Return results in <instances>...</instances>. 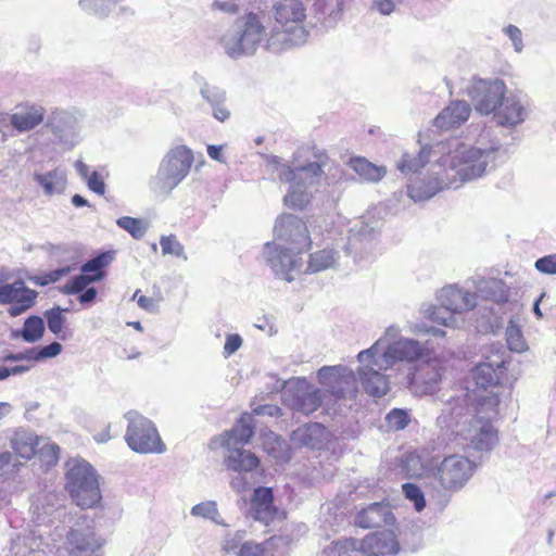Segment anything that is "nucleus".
I'll return each mask as SVG.
<instances>
[{
	"instance_id": "nucleus-54",
	"label": "nucleus",
	"mask_w": 556,
	"mask_h": 556,
	"mask_svg": "<svg viewBox=\"0 0 556 556\" xmlns=\"http://www.w3.org/2000/svg\"><path fill=\"white\" fill-rule=\"evenodd\" d=\"M13 450L18 456L25 459H30L36 454L34 444L26 441L16 440L13 443Z\"/></svg>"
},
{
	"instance_id": "nucleus-56",
	"label": "nucleus",
	"mask_w": 556,
	"mask_h": 556,
	"mask_svg": "<svg viewBox=\"0 0 556 556\" xmlns=\"http://www.w3.org/2000/svg\"><path fill=\"white\" fill-rule=\"evenodd\" d=\"M88 187L90 190L98 194H103L105 191V185L101 177V175L97 172H93L88 178Z\"/></svg>"
},
{
	"instance_id": "nucleus-60",
	"label": "nucleus",
	"mask_w": 556,
	"mask_h": 556,
	"mask_svg": "<svg viewBox=\"0 0 556 556\" xmlns=\"http://www.w3.org/2000/svg\"><path fill=\"white\" fill-rule=\"evenodd\" d=\"M97 296V290L94 288H87L84 292H80L78 298L80 303H89L92 302Z\"/></svg>"
},
{
	"instance_id": "nucleus-61",
	"label": "nucleus",
	"mask_w": 556,
	"mask_h": 556,
	"mask_svg": "<svg viewBox=\"0 0 556 556\" xmlns=\"http://www.w3.org/2000/svg\"><path fill=\"white\" fill-rule=\"evenodd\" d=\"M213 7L215 9H218V10H222V11H225V12H228V13H236L238 11V5L235 4V3H227V2L215 1L213 3Z\"/></svg>"
},
{
	"instance_id": "nucleus-3",
	"label": "nucleus",
	"mask_w": 556,
	"mask_h": 556,
	"mask_svg": "<svg viewBox=\"0 0 556 556\" xmlns=\"http://www.w3.org/2000/svg\"><path fill=\"white\" fill-rule=\"evenodd\" d=\"M276 22L269 40L273 43L300 45L306 41V8L301 0H280L273 5Z\"/></svg>"
},
{
	"instance_id": "nucleus-11",
	"label": "nucleus",
	"mask_w": 556,
	"mask_h": 556,
	"mask_svg": "<svg viewBox=\"0 0 556 556\" xmlns=\"http://www.w3.org/2000/svg\"><path fill=\"white\" fill-rule=\"evenodd\" d=\"M126 442L137 453H163L165 444L151 420L142 416H135L129 420Z\"/></svg>"
},
{
	"instance_id": "nucleus-30",
	"label": "nucleus",
	"mask_w": 556,
	"mask_h": 556,
	"mask_svg": "<svg viewBox=\"0 0 556 556\" xmlns=\"http://www.w3.org/2000/svg\"><path fill=\"white\" fill-rule=\"evenodd\" d=\"M225 465L232 471H251L258 467L260 459L255 454L249 451L233 448L225 458Z\"/></svg>"
},
{
	"instance_id": "nucleus-14",
	"label": "nucleus",
	"mask_w": 556,
	"mask_h": 556,
	"mask_svg": "<svg viewBox=\"0 0 556 556\" xmlns=\"http://www.w3.org/2000/svg\"><path fill=\"white\" fill-rule=\"evenodd\" d=\"M399 552V542L390 530L368 533L363 540L350 536V556H384Z\"/></svg>"
},
{
	"instance_id": "nucleus-34",
	"label": "nucleus",
	"mask_w": 556,
	"mask_h": 556,
	"mask_svg": "<svg viewBox=\"0 0 556 556\" xmlns=\"http://www.w3.org/2000/svg\"><path fill=\"white\" fill-rule=\"evenodd\" d=\"M473 308H477L476 314L480 316V319L478 318L477 320L480 321L479 327H481L483 331H488L494 326H497L501 314H504L503 308H498V306L486 302L479 304L476 302Z\"/></svg>"
},
{
	"instance_id": "nucleus-50",
	"label": "nucleus",
	"mask_w": 556,
	"mask_h": 556,
	"mask_svg": "<svg viewBox=\"0 0 556 556\" xmlns=\"http://www.w3.org/2000/svg\"><path fill=\"white\" fill-rule=\"evenodd\" d=\"M90 283H92V281L89 280L87 275L81 273L64 285L63 292L66 294H77L87 289Z\"/></svg>"
},
{
	"instance_id": "nucleus-1",
	"label": "nucleus",
	"mask_w": 556,
	"mask_h": 556,
	"mask_svg": "<svg viewBox=\"0 0 556 556\" xmlns=\"http://www.w3.org/2000/svg\"><path fill=\"white\" fill-rule=\"evenodd\" d=\"M502 149L493 129L483 126L475 144L458 146L453 152L443 154L439 164L454 172L460 182H468L482 177Z\"/></svg>"
},
{
	"instance_id": "nucleus-7",
	"label": "nucleus",
	"mask_w": 556,
	"mask_h": 556,
	"mask_svg": "<svg viewBox=\"0 0 556 556\" xmlns=\"http://www.w3.org/2000/svg\"><path fill=\"white\" fill-rule=\"evenodd\" d=\"M470 105L480 115H492L501 106L507 92L503 79L473 77L466 88Z\"/></svg>"
},
{
	"instance_id": "nucleus-8",
	"label": "nucleus",
	"mask_w": 556,
	"mask_h": 556,
	"mask_svg": "<svg viewBox=\"0 0 556 556\" xmlns=\"http://www.w3.org/2000/svg\"><path fill=\"white\" fill-rule=\"evenodd\" d=\"M66 488L81 508H92L101 500L98 477L89 465H76L67 473Z\"/></svg>"
},
{
	"instance_id": "nucleus-44",
	"label": "nucleus",
	"mask_w": 556,
	"mask_h": 556,
	"mask_svg": "<svg viewBox=\"0 0 556 556\" xmlns=\"http://www.w3.org/2000/svg\"><path fill=\"white\" fill-rule=\"evenodd\" d=\"M71 273L70 266H64L62 268H58L51 270L49 273L40 274V275H30L28 276V280L36 286L45 287L51 283H54L61 280L63 277Z\"/></svg>"
},
{
	"instance_id": "nucleus-40",
	"label": "nucleus",
	"mask_w": 556,
	"mask_h": 556,
	"mask_svg": "<svg viewBox=\"0 0 556 556\" xmlns=\"http://www.w3.org/2000/svg\"><path fill=\"white\" fill-rule=\"evenodd\" d=\"M399 467L406 478L419 477L424 470L421 459L415 453H406L402 455L399 462Z\"/></svg>"
},
{
	"instance_id": "nucleus-47",
	"label": "nucleus",
	"mask_w": 556,
	"mask_h": 556,
	"mask_svg": "<svg viewBox=\"0 0 556 556\" xmlns=\"http://www.w3.org/2000/svg\"><path fill=\"white\" fill-rule=\"evenodd\" d=\"M62 352V345L59 342H52L48 345L31 349L28 352L27 358L34 361H42L58 356Z\"/></svg>"
},
{
	"instance_id": "nucleus-48",
	"label": "nucleus",
	"mask_w": 556,
	"mask_h": 556,
	"mask_svg": "<svg viewBox=\"0 0 556 556\" xmlns=\"http://www.w3.org/2000/svg\"><path fill=\"white\" fill-rule=\"evenodd\" d=\"M162 253L164 255H173L176 257H185L184 245L178 241L176 236H164L160 240Z\"/></svg>"
},
{
	"instance_id": "nucleus-10",
	"label": "nucleus",
	"mask_w": 556,
	"mask_h": 556,
	"mask_svg": "<svg viewBox=\"0 0 556 556\" xmlns=\"http://www.w3.org/2000/svg\"><path fill=\"white\" fill-rule=\"evenodd\" d=\"M472 397L468 392L460 391L459 394L451 395L437 418V426L442 430L457 434V430L467 428L473 415Z\"/></svg>"
},
{
	"instance_id": "nucleus-26",
	"label": "nucleus",
	"mask_w": 556,
	"mask_h": 556,
	"mask_svg": "<svg viewBox=\"0 0 556 556\" xmlns=\"http://www.w3.org/2000/svg\"><path fill=\"white\" fill-rule=\"evenodd\" d=\"M350 169L357 177H350V180L359 182L377 184L387 175V167L376 165L364 156H350Z\"/></svg>"
},
{
	"instance_id": "nucleus-9",
	"label": "nucleus",
	"mask_w": 556,
	"mask_h": 556,
	"mask_svg": "<svg viewBox=\"0 0 556 556\" xmlns=\"http://www.w3.org/2000/svg\"><path fill=\"white\" fill-rule=\"evenodd\" d=\"M476 300L475 293L459 289L456 286L444 287L438 295L440 306H434L430 309L429 318L438 324L448 326L453 314H460L472 309L476 305Z\"/></svg>"
},
{
	"instance_id": "nucleus-19",
	"label": "nucleus",
	"mask_w": 556,
	"mask_h": 556,
	"mask_svg": "<svg viewBox=\"0 0 556 556\" xmlns=\"http://www.w3.org/2000/svg\"><path fill=\"white\" fill-rule=\"evenodd\" d=\"M504 354L505 351L501 355L486 356L483 362L475 367L472 377L478 388L486 390L502 382L508 364Z\"/></svg>"
},
{
	"instance_id": "nucleus-2",
	"label": "nucleus",
	"mask_w": 556,
	"mask_h": 556,
	"mask_svg": "<svg viewBox=\"0 0 556 556\" xmlns=\"http://www.w3.org/2000/svg\"><path fill=\"white\" fill-rule=\"evenodd\" d=\"M477 465L462 455L444 457L440 465L428 476L429 484L439 502L445 506L453 493L460 491L472 477Z\"/></svg>"
},
{
	"instance_id": "nucleus-59",
	"label": "nucleus",
	"mask_w": 556,
	"mask_h": 556,
	"mask_svg": "<svg viewBox=\"0 0 556 556\" xmlns=\"http://www.w3.org/2000/svg\"><path fill=\"white\" fill-rule=\"evenodd\" d=\"M212 105H213V114L216 119H218L219 122H225L226 119L229 118L230 112L225 106L223 101H217L216 103H212Z\"/></svg>"
},
{
	"instance_id": "nucleus-46",
	"label": "nucleus",
	"mask_w": 556,
	"mask_h": 556,
	"mask_svg": "<svg viewBox=\"0 0 556 556\" xmlns=\"http://www.w3.org/2000/svg\"><path fill=\"white\" fill-rule=\"evenodd\" d=\"M116 224L118 227L129 232L135 239H141L146 233V226L139 218L123 216L116 220Z\"/></svg>"
},
{
	"instance_id": "nucleus-37",
	"label": "nucleus",
	"mask_w": 556,
	"mask_h": 556,
	"mask_svg": "<svg viewBox=\"0 0 556 556\" xmlns=\"http://www.w3.org/2000/svg\"><path fill=\"white\" fill-rule=\"evenodd\" d=\"M344 369L340 366L323 367L318 370V380L331 392L336 393L344 380Z\"/></svg>"
},
{
	"instance_id": "nucleus-64",
	"label": "nucleus",
	"mask_w": 556,
	"mask_h": 556,
	"mask_svg": "<svg viewBox=\"0 0 556 556\" xmlns=\"http://www.w3.org/2000/svg\"><path fill=\"white\" fill-rule=\"evenodd\" d=\"M545 296V293H542L533 303V313L534 315L541 319L543 318V313L540 308V303H541V300Z\"/></svg>"
},
{
	"instance_id": "nucleus-16",
	"label": "nucleus",
	"mask_w": 556,
	"mask_h": 556,
	"mask_svg": "<svg viewBox=\"0 0 556 556\" xmlns=\"http://www.w3.org/2000/svg\"><path fill=\"white\" fill-rule=\"evenodd\" d=\"M457 434L463 435L472 450L485 454H489L498 441L493 425L480 417H471L469 426L457 430Z\"/></svg>"
},
{
	"instance_id": "nucleus-63",
	"label": "nucleus",
	"mask_w": 556,
	"mask_h": 556,
	"mask_svg": "<svg viewBox=\"0 0 556 556\" xmlns=\"http://www.w3.org/2000/svg\"><path fill=\"white\" fill-rule=\"evenodd\" d=\"M207 154L211 159L219 161L222 156V148L218 146H208Z\"/></svg>"
},
{
	"instance_id": "nucleus-51",
	"label": "nucleus",
	"mask_w": 556,
	"mask_h": 556,
	"mask_svg": "<svg viewBox=\"0 0 556 556\" xmlns=\"http://www.w3.org/2000/svg\"><path fill=\"white\" fill-rule=\"evenodd\" d=\"M534 267L542 274L556 275V254H548L538 258Z\"/></svg>"
},
{
	"instance_id": "nucleus-49",
	"label": "nucleus",
	"mask_w": 556,
	"mask_h": 556,
	"mask_svg": "<svg viewBox=\"0 0 556 556\" xmlns=\"http://www.w3.org/2000/svg\"><path fill=\"white\" fill-rule=\"evenodd\" d=\"M324 430L323 426L319 424L306 425L293 432L292 439H299L304 445L313 446L312 442L313 434H319Z\"/></svg>"
},
{
	"instance_id": "nucleus-43",
	"label": "nucleus",
	"mask_w": 556,
	"mask_h": 556,
	"mask_svg": "<svg viewBox=\"0 0 556 556\" xmlns=\"http://www.w3.org/2000/svg\"><path fill=\"white\" fill-rule=\"evenodd\" d=\"M67 540L73 549H77L79 552L93 549L96 546V541L93 538V532L84 533L80 530H71L67 534Z\"/></svg>"
},
{
	"instance_id": "nucleus-58",
	"label": "nucleus",
	"mask_w": 556,
	"mask_h": 556,
	"mask_svg": "<svg viewBox=\"0 0 556 556\" xmlns=\"http://www.w3.org/2000/svg\"><path fill=\"white\" fill-rule=\"evenodd\" d=\"M134 299L137 300L138 305L148 312H152L155 309L156 301L153 298L146 296L140 294V291L137 290L134 294Z\"/></svg>"
},
{
	"instance_id": "nucleus-4",
	"label": "nucleus",
	"mask_w": 556,
	"mask_h": 556,
	"mask_svg": "<svg viewBox=\"0 0 556 556\" xmlns=\"http://www.w3.org/2000/svg\"><path fill=\"white\" fill-rule=\"evenodd\" d=\"M266 36V27L258 14L249 12L236 21V30L222 37L226 53L237 58L253 52Z\"/></svg>"
},
{
	"instance_id": "nucleus-45",
	"label": "nucleus",
	"mask_w": 556,
	"mask_h": 556,
	"mask_svg": "<svg viewBox=\"0 0 556 556\" xmlns=\"http://www.w3.org/2000/svg\"><path fill=\"white\" fill-rule=\"evenodd\" d=\"M402 490L405 497L414 504L416 511L420 513L426 508V498L420 486L412 482H406L402 484Z\"/></svg>"
},
{
	"instance_id": "nucleus-6",
	"label": "nucleus",
	"mask_w": 556,
	"mask_h": 556,
	"mask_svg": "<svg viewBox=\"0 0 556 556\" xmlns=\"http://www.w3.org/2000/svg\"><path fill=\"white\" fill-rule=\"evenodd\" d=\"M279 237L285 240V245L277 251L276 257L269 258V263L276 267L278 258L282 266L292 268L295 265L293 256L308 251L312 247L307 226L301 218L288 216L279 225Z\"/></svg>"
},
{
	"instance_id": "nucleus-35",
	"label": "nucleus",
	"mask_w": 556,
	"mask_h": 556,
	"mask_svg": "<svg viewBox=\"0 0 556 556\" xmlns=\"http://www.w3.org/2000/svg\"><path fill=\"white\" fill-rule=\"evenodd\" d=\"M48 329L61 340H66L71 332L67 330L65 324L66 318L63 314V309L60 307H53L45 313Z\"/></svg>"
},
{
	"instance_id": "nucleus-18",
	"label": "nucleus",
	"mask_w": 556,
	"mask_h": 556,
	"mask_svg": "<svg viewBox=\"0 0 556 556\" xmlns=\"http://www.w3.org/2000/svg\"><path fill=\"white\" fill-rule=\"evenodd\" d=\"M530 109L517 94L504 96L501 106L492 114L496 124L513 129L521 125L529 116Z\"/></svg>"
},
{
	"instance_id": "nucleus-55",
	"label": "nucleus",
	"mask_w": 556,
	"mask_h": 556,
	"mask_svg": "<svg viewBox=\"0 0 556 556\" xmlns=\"http://www.w3.org/2000/svg\"><path fill=\"white\" fill-rule=\"evenodd\" d=\"M241 344H242V339L239 334H229L226 338V342L224 345V354L226 356H230L231 354H233L236 351H238L240 349Z\"/></svg>"
},
{
	"instance_id": "nucleus-5",
	"label": "nucleus",
	"mask_w": 556,
	"mask_h": 556,
	"mask_svg": "<svg viewBox=\"0 0 556 556\" xmlns=\"http://www.w3.org/2000/svg\"><path fill=\"white\" fill-rule=\"evenodd\" d=\"M377 346H370L357 354L358 367L356 377L350 369V382L357 381L363 391L370 397L380 399L390 390V380L383 372L390 367L378 364Z\"/></svg>"
},
{
	"instance_id": "nucleus-24",
	"label": "nucleus",
	"mask_w": 556,
	"mask_h": 556,
	"mask_svg": "<svg viewBox=\"0 0 556 556\" xmlns=\"http://www.w3.org/2000/svg\"><path fill=\"white\" fill-rule=\"evenodd\" d=\"M407 376V387L416 395L433 394L441 382V374L435 366L425 365Z\"/></svg>"
},
{
	"instance_id": "nucleus-23",
	"label": "nucleus",
	"mask_w": 556,
	"mask_h": 556,
	"mask_svg": "<svg viewBox=\"0 0 556 556\" xmlns=\"http://www.w3.org/2000/svg\"><path fill=\"white\" fill-rule=\"evenodd\" d=\"M471 105L465 100H453L434 118L433 125L441 130L459 127L470 116Z\"/></svg>"
},
{
	"instance_id": "nucleus-20",
	"label": "nucleus",
	"mask_w": 556,
	"mask_h": 556,
	"mask_svg": "<svg viewBox=\"0 0 556 556\" xmlns=\"http://www.w3.org/2000/svg\"><path fill=\"white\" fill-rule=\"evenodd\" d=\"M395 522V517L391 506L386 502H375L362 508L354 518L355 526L363 529L380 528L391 526Z\"/></svg>"
},
{
	"instance_id": "nucleus-53",
	"label": "nucleus",
	"mask_w": 556,
	"mask_h": 556,
	"mask_svg": "<svg viewBox=\"0 0 556 556\" xmlns=\"http://www.w3.org/2000/svg\"><path fill=\"white\" fill-rule=\"evenodd\" d=\"M505 35L513 41L516 52H521L523 49L522 33L515 25H508L504 28Z\"/></svg>"
},
{
	"instance_id": "nucleus-15",
	"label": "nucleus",
	"mask_w": 556,
	"mask_h": 556,
	"mask_svg": "<svg viewBox=\"0 0 556 556\" xmlns=\"http://www.w3.org/2000/svg\"><path fill=\"white\" fill-rule=\"evenodd\" d=\"M38 292L28 288L22 279L0 285V304L10 305L8 314L16 317L30 309L37 301Z\"/></svg>"
},
{
	"instance_id": "nucleus-41",
	"label": "nucleus",
	"mask_w": 556,
	"mask_h": 556,
	"mask_svg": "<svg viewBox=\"0 0 556 556\" xmlns=\"http://www.w3.org/2000/svg\"><path fill=\"white\" fill-rule=\"evenodd\" d=\"M336 253L332 250H320L309 256L308 269L313 273L331 267L336 263Z\"/></svg>"
},
{
	"instance_id": "nucleus-57",
	"label": "nucleus",
	"mask_w": 556,
	"mask_h": 556,
	"mask_svg": "<svg viewBox=\"0 0 556 556\" xmlns=\"http://www.w3.org/2000/svg\"><path fill=\"white\" fill-rule=\"evenodd\" d=\"M402 1L403 0H374V5L381 14L389 15L395 10L396 4Z\"/></svg>"
},
{
	"instance_id": "nucleus-42",
	"label": "nucleus",
	"mask_w": 556,
	"mask_h": 556,
	"mask_svg": "<svg viewBox=\"0 0 556 556\" xmlns=\"http://www.w3.org/2000/svg\"><path fill=\"white\" fill-rule=\"evenodd\" d=\"M506 342L509 351L521 353L527 350V343L525 341L521 328L509 319L506 328Z\"/></svg>"
},
{
	"instance_id": "nucleus-27",
	"label": "nucleus",
	"mask_w": 556,
	"mask_h": 556,
	"mask_svg": "<svg viewBox=\"0 0 556 556\" xmlns=\"http://www.w3.org/2000/svg\"><path fill=\"white\" fill-rule=\"evenodd\" d=\"M45 109L37 105H24L10 116L12 127L26 132L38 127L45 119Z\"/></svg>"
},
{
	"instance_id": "nucleus-13",
	"label": "nucleus",
	"mask_w": 556,
	"mask_h": 556,
	"mask_svg": "<svg viewBox=\"0 0 556 556\" xmlns=\"http://www.w3.org/2000/svg\"><path fill=\"white\" fill-rule=\"evenodd\" d=\"M371 346H377L378 364L384 367H392L395 363L402 361L415 362L427 356L426 349L414 339L386 342L380 338Z\"/></svg>"
},
{
	"instance_id": "nucleus-36",
	"label": "nucleus",
	"mask_w": 556,
	"mask_h": 556,
	"mask_svg": "<svg viewBox=\"0 0 556 556\" xmlns=\"http://www.w3.org/2000/svg\"><path fill=\"white\" fill-rule=\"evenodd\" d=\"M412 421L410 409L392 408L384 417V425L390 431L404 430Z\"/></svg>"
},
{
	"instance_id": "nucleus-25",
	"label": "nucleus",
	"mask_w": 556,
	"mask_h": 556,
	"mask_svg": "<svg viewBox=\"0 0 556 556\" xmlns=\"http://www.w3.org/2000/svg\"><path fill=\"white\" fill-rule=\"evenodd\" d=\"M251 510L254 519L268 525L274 521L279 510L274 505V493L271 488L258 486L251 497Z\"/></svg>"
},
{
	"instance_id": "nucleus-22",
	"label": "nucleus",
	"mask_w": 556,
	"mask_h": 556,
	"mask_svg": "<svg viewBox=\"0 0 556 556\" xmlns=\"http://www.w3.org/2000/svg\"><path fill=\"white\" fill-rule=\"evenodd\" d=\"M283 400L292 409L306 415L318 409L323 402L319 390L311 386L298 388L294 391L288 390L283 394Z\"/></svg>"
},
{
	"instance_id": "nucleus-21",
	"label": "nucleus",
	"mask_w": 556,
	"mask_h": 556,
	"mask_svg": "<svg viewBox=\"0 0 556 556\" xmlns=\"http://www.w3.org/2000/svg\"><path fill=\"white\" fill-rule=\"evenodd\" d=\"M476 296L481 298V302L492 303L498 308H504L508 303L510 288L498 278L481 277L475 281Z\"/></svg>"
},
{
	"instance_id": "nucleus-62",
	"label": "nucleus",
	"mask_w": 556,
	"mask_h": 556,
	"mask_svg": "<svg viewBox=\"0 0 556 556\" xmlns=\"http://www.w3.org/2000/svg\"><path fill=\"white\" fill-rule=\"evenodd\" d=\"M285 203L290 206H301L300 203H298V193L292 190L285 197Z\"/></svg>"
},
{
	"instance_id": "nucleus-31",
	"label": "nucleus",
	"mask_w": 556,
	"mask_h": 556,
	"mask_svg": "<svg viewBox=\"0 0 556 556\" xmlns=\"http://www.w3.org/2000/svg\"><path fill=\"white\" fill-rule=\"evenodd\" d=\"M113 260V252H102L85 263L81 266V273L87 275L89 280L92 282L101 281L106 276V267L112 263Z\"/></svg>"
},
{
	"instance_id": "nucleus-29",
	"label": "nucleus",
	"mask_w": 556,
	"mask_h": 556,
	"mask_svg": "<svg viewBox=\"0 0 556 556\" xmlns=\"http://www.w3.org/2000/svg\"><path fill=\"white\" fill-rule=\"evenodd\" d=\"M253 435V426L247 420V418L241 417L230 431H226L222 434V445L227 448L237 445H244L251 441Z\"/></svg>"
},
{
	"instance_id": "nucleus-33",
	"label": "nucleus",
	"mask_w": 556,
	"mask_h": 556,
	"mask_svg": "<svg viewBox=\"0 0 556 556\" xmlns=\"http://www.w3.org/2000/svg\"><path fill=\"white\" fill-rule=\"evenodd\" d=\"M45 334V321L37 315H31L25 319L23 328L14 333V337H21L25 342L34 343L39 341Z\"/></svg>"
},
{
	"instance_id": "nucleus-32",
	"label": "nucleus",
	"mask_w": 556,
	"mask_h": 556,
	"mask_svg": "<svg viewBox=\"0 0 556 556\" xmlns=\"http://www.w3.org/2000/svg\"><path fill=\"white\" fill-rule=\"evenodd\" d=\"M435 152L432 147L424 146L416 155L404 153L397 164V169L403 174H416L430 161V155Z\"/></svg>"
},
{
	"instance_id": "nucleus-38",
	"label": "nucleus",
	"mask_w": 556,
	"mask_h": 556,
	"mask_svg": "<svg viewBox=\"0 0 556 556\" xmlns=\"http://www.w3.org/2000/svg\"><path fill=\"white\" fill-rule=\"evenodd\" d=\"M35 180L43 188L47 194H53L64 188L65 179L58 169L47 174H35Z\"/></svg>"
},
{
	"instance_id": "nucleus-12",
	"label": "nucleus",
	"mask_w": 556,
	"mask_h": 556,
	"mask_svg": "<svg viewBox=\"0 0 556 556\" xmlns=\"http://www.w3.org/2000/svg\"><path fill=\"white\" fill-rule=\"evenodd\" d=\"M193 161V153L186 146H177L170 149L159 169L162 188L168 191L174 189L189 174Z\"/></svg>"
},
{
	"instance_id": "nucleus-28",
	"label": "nucleus",
	"mask_w": 556,
	"mask_h": 556,
	"mask_svg": "<svg viewBox=\"0 0 556 556\" xmlns=\"http://www.w3.org/2000/svg\"><path fill=\"white\" fill-rule=\"evenodd\" d=\"M444 188L443 180L434 176L418 178L408 185V195L414 202L427 201Z\"/></svg>"
},
{
	"instance_id": "nucleus-52",
	"label": "nucleus",
	"mask_w": 556,
	"mask_h": 556,
	"mask_svg": "<svg viewBox=\"0 0 556 556\" xmlns=\"http://www.w3.org/2000/svg\"><path fill=\"white\" fill-rule=\"evenodd\" d=\"M191 514L193 516H200L204 518L214 519L218 515L217 506L215 502L208 501L197 504L192 507Z\"/></svg>"
},
{
	"instance_id": "nucleus-39",
	"label": "nucleus",
	"mask_w": 556,
	"mask_h": 556,
	"mask_svg": "<svg viewBox=\"0 0 556 556\" xmlns=\"http://www.w3.org/2000/svg\"><path fill=\"white\" fill-rule=\"evenodd\" d=\"M378 233L377 223L372 225L359 218L353 228H350V242L353 241L355 243L356 241L374 240L377 238Z\"/></svg>"
},
{
	"instance_id": "nucleus-17",
	"label": "nucleus",
	"mask_w": 556,
	"mask_h": 556,
	"mask_svg": "<svg viewBox=\"0 0 556 556\" xmlns=\"http://www.w3.org/2000/svg\"><path fill=\"white\" fill-rule=\"evenodd\" d=\"M315 157V161L296 167L281 163L278 157H274L271 162L280 181L293 184L299 178L303 182L312 184L321 175L327 159L323 153L316 154Z\"/></svg>"
}]
</instances>
